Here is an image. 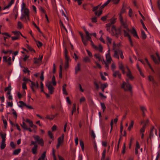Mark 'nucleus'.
Instances as JSON below:
<instances>
[{
	"instance_id": "2eb2a0df",
	"label": "nucleus",
	"mask_w": 160,
	"mask_h": 160,
	"mask_svg": "<svg viewBox=\"0 0 160 160\" xmlns=\"http://www.w3.org/2000/svg\"><path fill=\"white\" fill-rule=\"evenodd\" d=\"M151 58L156 64H158L160 63V58L159 57H158V60H157L154 56L152 55Z\"/></svg>"
},
{
	"instance_id": "0e129e2a",
	"label": "nucleus",
	"mask_w": 160,
	"mask_h": 160,
	"mask_svg": "<svg viewBox=\"0 0 160 160\" xmlns=\"http://www.w3.org/2000/svg\"><path fill=\"white\" fill-rule=\"evenodd\" d=\"M26 17L24 15H23V13H22L20 17V19L22 20H23L24 19H25Z\"/></svg>"
},
{
	"instance_id": "412c9836",
	"label": "nucleus",
	"mask_w": 160,
	"mask_h": 160,
	"mask_svg": "<svg viewBox=\"0 0 160 160\" xmlns=\"http://www.w3.org/2000/svg\"><path fill=\"white\" fill-rule=\"evenodd\" d=\"M119 68L120 70L122 71V72L123 73H125V71L124 69V67L123 64L121 62L119 63Z\"/></svg>"
},
{
	"instance_id": "1a4fd4ad",
	"label": "nucleus",
	"mask_w": 160,
	"mask_h": 160,
	"mask_svg": "<svg viewBox=\"0 0 160 160\" xmlns=\"http://www.w3.org/2000/svg\"><path fill=\"white\" fill-rule=\"evenodd\" d=\"M12 32L15 35H17V36L16 37H12V39L13 40H15L18 39L19 38L18 36H19L20 35H21L22 37H23L21 33L20 32L14 31H12Z\"/></svg>"
},
{
	"instance_id": "9d476101",
	"label": "nucleus",
	"mask_w": 160,
	"mask_h": 160,
	"mask_svg": "<svg viewBox=\"0 0 160 160\" xmlns=\"http://www.w3.org/2000/svg\"><path fill=\"white\" fill-rule=\"evenodd\" d=\"M46 86L49 91L50 94H52L53 92L54 88L50 83H48L46 84Z\"/></svg>"
},
{
	"instance_id": "cd10ccee",
	"label": "nucleus",
	"mask_w": 160,
	"mask_h": 160,
	"mask_svg": "<svg viewBox=\"0 0 160 160\" xmlns=\"http://www.w3.org/2000/svg\"><path fill=\"white\" fill-rule=\"evenodd\" d=\"M94 57L95 58L98 59L99 61H102V59L99 54H96L94 55Z\"/></svg>"
},
{
	"instance_id": "bb28decb",
	"label": "nucleus",
	"mask_w": 160,
	"mask_h": 160,
	"mask_svg": "<svg viewBox=\"0 0 160 160\" xmlns=\"http://www.w3.org/2000/svg\"><path fill=\"white\" fill-rule=\"evenodd\" d=\"M94 57L95 58L98 59L99 61H102V59L99 54H96L94 55Z\"/></svg>"
},
{
	"instance_id": "a19ab883",
	"label": "nucleus",
	"mask_w": 160,
	"mask_h": 160,
	"mask_svg": "<svg viewBox=\"0 0 160 160\" xmlns=\"http://www.w3.org/2000/svg\"><path fill=\"white\" fill-rule=\"evenodd\" d=\"M94 85L95 86V88H96V90H98L99 88V85L96 82H94Z\"/></svg>"
},
{
	"instance_id": "f257e3e1",
	"label": "nucleus",
	"mask_w": 160,
	"mask_h": 160,
	"mask_svg": "<svg viewBox=\"0 0 160 160\" xmlns=\"http://www.w3.org/2000/svg\"><path fill=\"white\" fill-rule=\"evenodd\" d=\"M119 17L121 24L122 26L124 28V29H120L119 31V33H120L123 32L124 33V36L128 38L130 42V45L132 46V41L131 36L129 33L130 30L127 27L126 23V21L125 20L123 19V18L122 15V13H120L119 14Z\"/></svg>"
},
{
	"instance_id": "dca6fc26",
	"label": "nucleus",
	"mask_w": 160,
	"mask_h": 160,
	"mask_svg": "<svg viewBox=\"0 0 160 160\" xmlns=\"http://www.w3.org/2000/svg\"><path fill=\"white\" fill-rule=\"evenodd\" d=\"M86 42L87 44L86 45H84L85 46H86L88 44V41H89L91 42L90 44L92 46V47H93V48H97V46L95 45L93 43V42H92V40L91 38H90L89 39H87V40H86Z\"/></svg>"
},
{
	"instance_id": "e433bc0d",
	"label": "nucleus",
	"mask_w": 160,
	"mask_h": 160,
	"mask_svg": "<svg viewBox=\"0 0 160 160\" xmlns=\"http://www.w3.org/2000/svg\"><path fill=\"white\" fill-rule=\"evenodd\" d=\"M80 144L82 148V149L83 150L84 149V144L83 141L82 140L80 141Z\"/></svg>"
},
{
	"instance_id": "49530a36",
	"label": "nucleus",
	"mask_w": 160,
	"mask_h": 160,
	"mask_svg": "<svg viewBox=\"0 0 160 160\" xmlns=\"http://www.w3.org/2000/svg\"><path fill=\"white\" fill-rule=\"evenodd\" d=\"M160 1L158 0L157 2V5L158 8L159 10L160 11Z\"/></svg>"
},
{
	"instance_id": "f8f14e48",
	"label": "nucleus",
	"mask_w": 160,
	"mask_h": 160,
	"mask_svg": "<svg viewBox=\"0 0 160 160\" xmlns=\"http://www.w3.org/2000/svg\"><path fill=\"white\" fill-rule=\"evenodd\" d=\"M115 22V19L113 18L110 21V22L106 24V27L107 28V30L108 31H109V30L110 27H111V25L114 24Z\"/></svg>"
},
{
	"instance_id": "f704fd0d",
	"label": "nucleus",
	"mask_w": 160,
	"mask_h": 160,
	"mask_svg": "<svg viewBox=\"0 0 160 160\" xmlns=\"http://www.w3.org/2000/svg\"><path fill=\"white\" fill-rule=\"evenodd\" d=\"M18 28L19 29H21L22 28V23L20 22L19 21L18 22Z\"/></svg>"
},
{
	"instance_id": "09e8293b",
	"label": "nucleus",
	"mask_w": 160,
	"mask_h": 160,
	"mask_svg": "<svg viewBox=\"0 0 160 160\" xmlns=\"http://www.w3.org/2000/svg\"><path fill=\"white\" fill-rule=\"evenodd\" d=\"M10 145L13 148H15L16 145L13 142H10Z\"/></svg>"
},
{
	"instance_id": "39448f33",
	"label": "nucleus",
	"mask_w": 160,
	"mask_h": 160,
	"mask_svg": "<svg viewBox=\"0 0 160 160\" xmlns=\"http://www.w3.org/2000/svg\"><path fill=\"white\" fill-rule=\"evenodd\" d=\"M108 53L106 55L107 62H105V63L106 69H108L109 68V64L111 63L112 59L110 56V50H108Z\"/></svg>"
},
{
	"instance_id": "774afa93",
	"label": "nucleus",
	"mask_w": 160,
	"mask_h": 160,
	"mask_svg": "<svg viewBox=\"0 0 160 160\" xmlns=\"http://www.w3.org/2000/svg\"><path fill=\"white\" fill-rule=\"evenodd\" d=\"M88 54V56L91 58H92V53L88 50H87Z\"/></svg>"
},
{
	"instance_id": "de8ad7c7",
	"label": "nucleus",
	"mask_w": 160,
	"mask_h": 160,
	"mask_svg": "<svg viewBox=\"0 0 160 160\" xmlns=\"http://www.w3.org/2000/svg\"><path fill=\"white\" fill-rule=\"evenodd\" d=\"M125 150H126V145L125 144V143H124L123 149L122 152V153L123 154H124L125 152Z\"/></svg>"
},
{
	"instance_id": "3c124183",
	"label": "nucleus",
	"mask_w": 160,
	"mask_h": 160,
	"mask_svg": "<svg viewBox=\"0 0 160 160\" xmlns=\"http://www.w3.org/2000/svg\"><path fill=\"white\" fill-rule=\"evenodd\" d=\"M100 75L102 80H106V78L103 75L102 73V72H100Z\"/></svg>"
},
{
	"instance_id": "13d9d810",
	"label": "nucleus",
	"mask_w": 160,
	"mask_h": 160,
	"mask_svg": "<svg viewBox=\"0 0 160 160\" xmlns=\"http://www.w3.org/2000/svg\"><path fill=\"white\" fill-rule=\"evenodd\" d=\"M111 68L112 71H114V69L115 68H116L115 64L114 63H112L111 66Z\"/></svg>"
},
{
	"instance_id": "393cba45",
	"label": "nucleus",
	"mask_w": 160,
	"mask_h": 160,
	"mask_svg": "<svg viewBox=\"0 0 160 160\" xmlns=\"http://www.w3.org/2000/svg\"><path fill=\"white\" fill-rule=\"evenodd\" d=\"M108 87V84L106 83L104 84H102L101 85V89L102 92H104V89Z\"/></svg>"
},
{
	"instance_id": "7ed1b4c3",
	"label": "nucleus",
	"mask_w": 160,
	"mask_h": 160,
	"mask_svg": "<svg viewBox=\"0 0 160 160\" xmlns=\"http://www.w3.org/2000/svg\"><path fill=\"white\" fill-rule=\"evenodd\" d=\"M121 87L124 90L129 92L131 94H132V86L128 81L127 82L123 81L121 84Z\"/></svg>"
},
{
	"instance_id": "e2e57ef3",
	"label": "nucleus",
	"mask_w": 160,
	"mask_h": 160,
	"mask_svg": "<svg viewBox=\"0 0 160 160\" xmlns=\"http://www.w3.org/2000/svg\"><path fill=\"white\" fill-rule=\"evenodd\" d=\"M85 100V98L83 97L81 98L80 100V103H81L82 102H84Z\"/></svg>"
},
{
	"instance_id": "473e14b6",
	"label": "nucleus",
	"mask_w": 160,
	"mask_h": 160,
	"mask_svg": "<svg viewBox=\"0 0 160 160\" xmlns=\"http://www.w3.org/2000/svg\"><path fill=\"white\" fill-rule=\"evenodd\" d=\"M46 152H44L42 154L41 157L39 158L41 159L42 160H45L44 158L46 157Z\"/></svg>"
},
{
	"instance_id": "58836bf2",
	"label": "nucleus",
	"mask_w": 160,
	"mask_h": 160,
	"mask_svg": "<svg viewBox=\"0 0 160 160\" xmlns=\"http://www.w3.org/2000/svg\"><path fill=\"white\" fill-rule=\"evenodd\" d=\"M140 109L142 112V115L143 116H144V112L146 110V109L144 107H143V106H141L140 107Z\"/></svg>"
},
{
	"instance_id": "7c9ffc66",
	"label": "nucleus",
	"mask_w": 160,
	"mask_h": 160,
	"mask_svg": "<svg viewBox=\"0 0 160 160\" xmlns=\"http://www.w3.org/2000/svg\"><path fill=\"white\" fill-rule=\"evenodd\" d=\"M27 48L29 51L32 52H35V50L29 45H28Z\"/></svg>"
},
{
	"instance_id": "9b49d317",
	"label": "nucleus",
	"mask_w": 160,
	"mask_h": 160,
	"mask_svg": "<svg viewBox=\"0 0 160 160\" xmlns=\"http://www.w3.org/2000/svg\"><path fill=\"white\" fill-rule=\"evenodd\" d=\"M38 86L39 85L37 82L36 83L32 82H31V87L33 92L35 93L36 92L34 88V87L36 88H38Z\"/></svg>"
},
{
	"instance_id": "c03bdc74",
	"label": "nucleus",
	"mask_w": 160,
	"mask_h": 160,
	"mask_svg": "<svg viewBox=\"0 0 160 160\" xmlns=\"http://www.w3.org/2000/svg\"><path fill=\"white\" fill-rule=\"evenodd\" d=\"M100 6V5H98L92 8V11L93 12H95L97 11V10L98 9V8Z\"/></svg>"
},
{
	"instance_id": "4d7b16f0",
	"label": "nucleus",
	"mask_w": 160,
	"mask_h": 160,
	"mask_svg": "<svg viewBox=\"0 0 160 160\" xmlns=\"http://www.w3.org/2000/svg\"><path fill=\"white\" fill-rule=\"evenodd\" d=\"M32 151L33 154H36L37 153V149L32 148Z\"/></svg>"
},
{
	"instance_id": "aec40b11",
	"label": "nucleus",
	"mask_w": 160,
	"mask_h": 160,
	"mask_svg": "<svg viewBox=\"0 0 160 160\" xmlns=\"http://www.w3.org/2000/svg\"><path fill=\"white\" fill-rule=\"evenodd\" d=\"M79 34L81 38L82 41V42L83 43L84 45H86L87 44L86 42V41L85 40V38H84V36L83 35L82 33V32H79Z\"/></svg>"
},
{
	"instance_id": "0eeeda50",
	"label": "nucleus",
	"mask_w": 160,
	"mask_h": 160,
	"mask_svg": "<svg viewBox=\"0 0 160 160\" xmlns=\"http://www.w3.org/2000/svg\"><path fill=\"white\" fill-rule=\"evenodd\" d=\"M68 52L66 48L64 50V56L66 60L65 65L66 68H68V62L70 60L69 57L68 56Z\"/></svg>"
},
{
	"instance_id": "c756f323",
	"label": "nucleus",
	"mask_w": 160,
	"mask_h": 160,
	"mask_svg": "<svg viewBox=\"0 0 160 160\" xmlns=\"http://www.w3.org/2000/svg\"><path fill=\"white\" fill-rule=\"evenodd\" d=\"M48 134L51 139L53 140L54 137L53 135L50 131H49L48 132Z\"/></svg>"
},
{
	"instance_id": "ea45409f",
	"label": "nucleus",
	"mask_w": 160,
	"mask_h": 160,
	"mask_svg": "<svg viewBox=\"0 0 160 160\" xmlns=\"http://www.w3.org/2000/svg\"><path fill=\"white\" fill-rule=\"evenodd\" d=\"M21 126L22 127L25 129H26L28 127L27 125L24 122H22V124H21Z\"/></svg>"
},
{
	"instance_id": "f03ea898",
	"label": "nucleus",
	"mask_w": 160,
	"mask_h": 160,
	"mask_svg": "<svg viewBox=\"0 0 160 160\" xmlns=\"http://www.w3.org/2000/svg\"><path fill=\"white\" fill-rule=\"evenodd\" d=\"M116 46V45L115 43L113 44V50L114 52V53L113 54V57L117 59L118 60L119 59V57L120 56V58L122 59H123L124 58V56L123 55V52L120 49H115V47Z\"/></svg>"
},
{
	"instance_id": "f3484780",
	"label": "nucleus",
	"mask_w": 160,
	"mask_h": 160,
	"mask_svg": "<svg viewBox=\"0 0 160 160\" xmlns=\"http://www.w3.org/2000/svg\"><path fill=\"white\" fill-rule=\"evenodd\" d=\"M112 71L113 72V76L114 77L116 78L117 76H118L119 78H120L121 74L120 73L119 71Z\"/></svg>"
},
{
	"instance_id": "a211bd4d",
	"label": "nucleus",
	"mask_w": 160,
	"mask_h": 160,
	"mask_svg": "<svg viewBox=\"0 0 160 160\" xmlns=\"http://www.w3.org/2000/svg\"><path fill=\"white\" fill-rule=\"evenodd\" d=\"M126 68L128 71V72H127V77L130 79L132 80L133 78V77L132 76L131 72L129 70V68L128 67H126Z\"/></svg>"
},
{
	"instance_id": "4be33fe9",
	"label": "nucleus",
	"mask_w": 160,
	"mask_h": 160,
	"mask_svg": "<svg viewBox=\"0 0 160 160\" xmlns=\"http://www.w3.org/2000/svg\"><path fill=\"white\" fill-rule=\"evenodd\" d=\"M85 32L86 34V36L85 37L86 40H87V39H89L91 37L90 36V34L89 33V32L87 31V30H85Z\"/></svg>"
},
{
	"instance_id": "2f4dec72",
	"label": "nucleus",
	"mask_w": 160,
	"mask_h": 160,
	"mask_svg": "<svg viewBox=\"0 0 160 160\" xmlns=\"http://www.w3.org/2000/svg\"><path fill=\"white\" fill-rule=\"evenodd\" d=\"M19 103L20 104L18 105L19 107H22L23 106H27V105L25 103L22 101H20L19 102Z\"/></svg>"
},
{
	"instance_id": "4c0bfd02",
	"label": "nucleus",
	"mask_w": 160,
	"mask_h": 160,
	"mask_svg": "<svg viewBox=\"0 0 160 160\" xmlns=\"http://www.w3.org/2000/svg\"><path fill=\"white\" fill-rule=\"evenodd\" d=\"M141 34L142 38L143 39H145L146 38V36L145 33V32L143 31H142L141 32Z\"/></svg>"
},
{
	"instance_id": "680f3d73",
	"label": "nucleus",
	"mask_w": 160,
	"mask_h": 160,
	"mask_svg": "<svg viewBox=\"0 0 160 160\" xmlns=\"http://www.w3.org/2000/svg\"><path fill=\"white\" fill-rule=\"evenodd\" d=\"M11 57H9L8 59V64L9 65H11Z\"/></svg>"
},
{
	"instance_id": "a878e982",
	"label": "nucleus",
	"mask_w": 160,
	"mask_h": 160,
	"mask_svg": "<svg viewBox=\"0 0 160 160\" xmlns=\"http://www.w3.org/2000/svg\"><path fill=\"white\" fill-rule=\"evenodd\" d=\"M106 150L105 149L102 153L101 160H105L106 155Z\"/></svg>"
},
{
	"instance_id": "5701e85b",
	"label": "nucleus",
	"mask_w": 160,
	"mask_h": 160,
	"mask_svg": "<svg viewBox=\"0 0 160 160\" xmlns=\"http://www.w3.org/2000/svg\"><path fill=\"white\" fill-rule=\"evenodd\" d=\"M80 64L79 63H78L77 66L75 68L76 73L77 74V72L79 71L80 69Z\"/></svg>"
},
{
	"instance_id": "864d4df0",
	"label": "nucleus",
	"mask_w": 160,
	"mask_h": 160,
	"mask_svg": "<svg viewBox=\"0 0 160 160\" xmlns=\"http://www.w3.org/2000/svg\"><path fill=\"white\" fill-rule=\"evenodd\" d=\"M145 126H143L142 127L140 130V132H141L142 133H143L145 132Z\"/></svg>"
},
{
	"instance_id": "8fccbe9b",
	"label": "nucleus",
	"mask_w": 160,
	"mask_h": 160,
	"mask_svg": "<svg viewBox=\"0 0 160 160\" xmlns=\"http://www.w3.org/2000/svg\"><path fill=\"white\" fill-rule=\"evenodd\" d=\"M140 146L139 143L138 142H136V147L135 148V149H138L140 148Z\"/></svg>"
},
{
	"instance_id": "bf43d9fd",
	"label": "nucleus",
	"mask_w": 160,
	"mask_h": 160,
	"mask_svg": "<svg viewBox=\"0 0 160 160\" xmlns=\"http://www.w3.org/2000/svg\"><path fill=\"white\" fill-rule=\"evenodd\" d=\"M76 111V106H75V104H74L73 105V110H72V115L73 112H75Z\"/></svg>"
},
{
	"instance_id": "c9c22d12",
	"label": "nucleus",
	"mask_w": 160,
	"mask_h": 160,
	"mask_svg": "<svg viewBox=\"0 0 160 160\" xmlns=\"http://www.w3.org/2000/svg\"><path fill=\"white\" fill-rule=\"evenodd\" d=\"M97 48H95V49L99 50L100 52H102V47L101 45H99L98 46H97Z\"/></svg>"
},
{
	"instance_id": "ddd939ff",
	"label": "nucleus",
	"mask_w": 160,
	"mask_h": 160,
	"mask_svg": "<svg viewBox=\"0 0 160 160\" xmlns=\"http://www.w3.org/2000/svg\"><path fill=\"white\" fill-rule=\"evenodd\" d=\"M131 32L135 38H137L138 39L139 38V37L138 35L137 31L134 28H132Z\"/></svg>"
},
{
	"instance_id": "37998d69",
	"label": "nucleus",
	"mask_w": 160,
	"mask_h": 160,
	"mask_svg": "<svg viewBox=\"0 0 160 160\" xmlns=\"http://www.w3.org/2000/svg\"><path fill=\"white\" fill-rule=\"evenodd\" d=\"M36 43L37 46L38 47H41L42 45V43L39 41H37Z\"/></svg>"
},
{
	"instance_id": "423d86ee",
	"label": "nucleus",
	"mask_w": 160,
	"mask_h": 160,
	"mask_svg": "<svg viewBox=\"0 0 160 160\" xmlns=\"http://www.w3.org/2000/svg\"><path fill=\"white\" fill-rule=\"evenodd\" d=\"M21 12L26 17L30 15L29 11L28 8H26L25 3L23 2L21 5Z\"/></svg>"
},
{
	"instance_id": "b1692460",
	"label": "nucleus",
	"mask_w": 160,
	"mask_h": 160,
	"mask_svg": "<svg viewBox=\"0 0 160 160\" xmlns=\"http://www.w3.org/2000/svg\"><path fill=\"white\" fill-rule=\"evenodd\" d=\"M21 149H16L14 151L13 154L14 155H18L20 152Z\"/></svg>"
},
{
	"instance_id": "69168bd1",
	"label": "nucleus",
	"mask_w": 160,
	"mask_h": 160,
	"mask_svg": "<svg viewBox=\"0 0 160 160\" xmlns=\"http://www.w3.org/2000/svg\"><path fill=\"white\" fill-rule=\"evenodd\" d=\"M92 21L93 22H97V18L96 17H94L92 19Z\"/></svg>"
},
{
	"instance_id": "603ef678",
	"label": "nucleus",
	"mask_w": 160,
	"mask_h": 160,
	"mask_svg": "<svg viewBox=\"0 0 160 160\" xmlns=\"http://www.w3.org/2000/svg\"><path fill=\"white\" fill-rule=\"evenodd\" d=\"M57 126L54 125L52 127V131L53 132L57 130Z\"/></svg>"
},
{
	"instance_id": "4468645a",
	"label": "nucleus",
	"mask_w": 160,
	"mask_h": 160,
	"mask_svg": "<svg viewBox=\"0 0 160 160\" xmlns=\"http://www.w3.org/2000/svg\"><path fill=\"white\" fill-rule=\"evenodd\" d=\"M58 115V114L57 113H56L55 115L52 114L51 116L48 115L46 116V118L50 120H52L54 118L57 116Z\"/></svg>"
},
{
	"instance_id": "20e7f679",
	"label": "nucleus",
	"mask_w": 160,
	"mask_h": 160,
	"mask_svg": "<svg viewBox=\"0 0 160 160\" xmlns=\"http://www.w3.org/2000/svg\"><path fill=\"white\" fill-rule=\"evenodd\" d=\"M34 139L36 141V142H35L33 141H31V145H35L36 144V142H38V144L41 146H43L44 145V142L42 139L40 138L39 137L38 135L34 136Z\"/></svg>"
},
{
	"instance_id": "6e6552de",
	"label": "nucleus",
	"mask_w": 160,
	"mask_h": 160,
	"mask_svg": "<svg viewBox=\"0 0 160 160\" xmlns=\"http://www.w3.org/2000/svg\"><path fill=\"white\" fill-rule=\"evenodd\" d=\"M64 134H62L61 136L58 138V144L56 146L57 149L60 146L62 145L64 141Z\"/></svg>"
},
{
	"instance_id": "79ce46f5",
	"label": "nucleus",
	"mask_w": 160,
	"mask_h": 160,
	"mask_svg": "<svg viewBox=\"0 0 160 160\" xmlns=\"http://www.w3.org/2000/svg\"><path fill=\"white\" fill-rule=\"evenodd\" d=\"M101 105L103 109V112H104L106 109V107L104 104L103 103H101Z\"/></svg>"
},
{
	"instance_id": "72a5a7b5",
	"label": "nucleus",
	"mask_w": 160,
	"mask_h": 160,
	"mask_svg": "<svg viewBox=\"0 0 160 160\" xmlns=\"http://www.w3.org/2000/svg\"><path fill=\"white\" fill-rule=\"evenodd\" d=\"M34 59H35V61L34 62V63L35 64H40V63L41 62L39 60V59H38L37 58H35Z\"/></svg>"
},
{
	"instance_id": "a18cd8bd",
	"label": "nucleus",
	"mask_w": 160,
	"mask_h": 160,
	"mask_svg": "<svg viewBox=\"0 0 160 160\" xmlns=\"http://www.w3.org/2000/svg\"><path fill=\"white\" fill-rule=\"evenodd\" d=\"M62 91L64 94L66 95H67L68 94V93L66 91L65 87H62Z\"/></svg>"
},
{
	"instance_id": "338daca9",
	"label": "nucleus",
	"mask_w": 160,
	"mask_h": 160,
	"mask_svg": "<svg viewBox=\"0 0 160 160\" xmlns=\"http://www.w3.org/2000/svg\"><path fill=\"white\" fill-rule=\"evenodd\" d=\"M6 134L5 133H2L1 134V137L2 139H4L5 138Z\"/></svg>"
},
{
	"instance_id": "c85d7f7f",
	"label": "nucleus",
	"mask_w": 160,
	"mask_h": 160,
	"mask_svg": "<svg viewBox=\"0 0 160 160\" xmlns=\"http://www.w3.org/2000/svg\"><path fill=\"white\" fill-rule=\"evenodd\" d=\"M10 52L11 54H12V55L16 56L18 54V51H16L15 52H14L12 50H11L10 51Z\"/></svg>"
},
{
	"instance_id": "5fc2aeb1",
	"label": "nucleus",
	"mask_w": 160,
	"mask_h": 160,
	"mask_svg": "<svg viewBox=\"0 0 160 160\" xmlns=\"http://www.w3.org/2000/svg\"><path fill=\"white\" fill-rule=\"evenodd\" d=\"M95 64L96 65V67H95V68H96V67H98L99 68H101V66L98 63L95 62Z\"/></svg>"
},
{
	"instance_id": "6ab92c4d",
	"label": "nucleus",
	"mask_w": 160,
	"mask_h": 160,
	"mask_svg": "<svg viewBox=\"0 0 160 160\" xmlns=\"http://www.w3.org/2000/svg\"><path fill=\"white\" fill-rule=\"evenodd\" d=\"M26 122L29 124L31 128H33L34 129L35 128H37L36 126L34 125L33 123L29 119H27L26 120Z\"/></svg>"
},
{
	"instance_id": "052dcab7",
	"label": "nucleus",
	"mask_w": 160,
	"mask_h": 160,
	"mask_svg": "<svg viewBox=\"0 0 160 160\" xmlns=\"http://www.w3.org/2000/svg\"><path fill=\"white\" fill-rule=\"evenodd\" d=\"M26 83L23 82L22 84V88L23 89H27V86L26 85Z\"/></svg>"
},
{
	"instance_id": "6e6d98bb",
	"label": "nucleus",
	"mask_w": 160,
	"mask_h": 160,
	"mask_svg": "<svg viewBox=\"0 0 160 160\" xmlns=\"http://www.w3.org/2000/svg\"><path fill=\"white\" fill-rule=\"evenodd\" d=\"M6 145L5 143H1V149H4L6 147Z\"/></svg>"
}]
</instances>
